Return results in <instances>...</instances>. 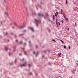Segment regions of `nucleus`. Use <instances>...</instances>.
<instances>
[{
	"label": "nucleus",
	"mask_w": 78,
	"mask_h": 78,
	"mask_svg": "<svg viewBox=\"0 0 78 78\" xmlns=\"http://www.w3.org/2000/svg\"><path fill=\"white\" fill-rule=\"evenodd\" d=\"M27 65V63L25 62L24 64H23L20 65V67H25Z\"/></svg>",
	"instance_id": "nucleus-1"
},
{
	"label": "nucleus",
	"mask_w": 78,
	"mask_h": 78,
	"mask_svg": "<svg viewBox=\"0 0 78 78\" xmlns=\"http://www.w3.org/2000/svg\"><path fill=\"white\" fill-rule=\"evenodd\" d=\"M25 27V26L24 25L21 27H18V28L19 29H23V28H24Z\"/></svg>",
	"instance_id": "nucleus-2"
},
{
	"label": "nucleus",
	"mask_w": 78,
	"mask_h": 78,
	"mask_svg": "<svg viewBox=\"0 0 78 78\" xmlns=\"http://www.w3.org/2000/svg\"><path fill=\"white\" fill-rule=\"evenodd\" d=\"M29 28L30 29L31 31H32V32H34V29H33V27H29Z\"/></svg>",
	"instance_id": "nucleus-3"
},
{
	"label": "nucleus",
	"mask_w": 78,
	"mask_h": 78,
	"mask_svg": "<svg viewBox=\"0 0 78 78\" xmlns=\"http://www.w3.org/2000/svg\"><path fill=\"white\" fill-rule=\"evenodd\" d=\"M38 16H41V17H42L43 16V14H41V13H39L38 14Z\"/></svg>",
	"instance_id": "nucleus-4"
},
{
	"label": "nucleus",
	"mask_w": 78,
	"mask_h": 78,
	"mask_svg": "<svg viewBox=\"0 0 78 78\" xmlns=\"http://www.w3.org/2000/svg\"><path fill=\"white\" fill-rule=\"evenodd\" d=\"M38 55V52H36L35 54V55L36 56V57H37V55Z\"/></svg>",
	"instance_id": "nucleus-5"
},
{
	"label": "nucleus",
	"mask_w": 78,
	"mask_h": 78,
	"mask_svg": "<svg viewBox=\"0 0 78 78\" xmlns=\"http://www.w3.org/2000/svg\"><path fill=\"white\" fill-rule=\"evenodd\" d=\"M56 23L57 25V27H58V20H57V19H56Z\"/></svg>",
	"instance_id": "nucleus-6"
},
{
	"label": "nucleus",
	"mask_w": 78,
	"mask_h": 78,
	"mask_svg": "<svg viewBox=\"0 0 78 78\" xmlns=\"http://www.w3.org/2000/svg\"><path fill=\"white\" fill-rule=\"evenodd\" d=\"M4 14H6V15L7 17H8V14L6 12H4Z\"/></svg>",
	"instance_id": "nucleus-7"
},
{
	"label": "nucleus",
	"mask_w": 78,
	"mask_h": 78,
	"mask_svg": "<svg viewBox=\"0 0 78 78\" xmlns=\"http://www.w3.org/2000/svg\"><path fill=\"white\" fill-rule=\"evenodd\" d=\"M25 34H20L19 36H22V35H24Z\"/></svg>",
	"instance_id": "nucleus-8"
},
{
	"label": "nucleus",
	"mask_w": 78,
	"mask_h": 78,
	"mask_svg": "<svg viewBox=\"0 0 78 78\" xmlns=\"http://www.w3.org/2000/svg\"><path fill=\"white\" fill-rule=\"evenodd\" d=\"M35 21L36 22H38V23H39V21L37 20H35Z\"/></svg>",
	"instance_id": "nucleus-9"
},
{
	"label": "nucleus",
	"mask_w": 78,
	"mask_h": 78,
	"mask_svg": "<svg viewBox=\"0 0 78 78\" xmlns=\"http://www.w3.org/2000/svg\"><path fill=\"white\" fill-rule=\"evenodd\" d=\"M60 41L63 44H64V41L61 40H60Z\"/></svg>",
	"instance_id": "nucleus-10"
},
{
	"label": "nucleus",
	"mask_w": 78,
	"mask_h": 78,
	"mask_svg": "<svg viewBox=\"0 0 78 78\" xmlns=\"http://www.w3.org/2000/svg\"><path fill=\"white\" fill-rule=\"evenodd\" d=\"M72 73L73 74H75V73L74 72V70H73L71 71Z\"/></svg>",
	"instance_id": "nucleus-11"
},
{
	"label": "nucleus",
	"mask_w": 78,
	"mask_h": 78,
	"mask_svg": "<svg viewBox=\"0 0 78 78\" xmlns=\"http://www.w3.org/2000/svg\"><path fill=\"white\" fill-rule=\"evenodd\" d=\"M61 53L60 52L59 54H58V56L59 57H61Z\"/></svg>",
	"instance_id": "nucleus-12"
},
{
	"label": "nucleus",
	"mask_w": 78,
	"mask_h": 78,
	"mask_svg": "<svg viewBox=\"0 0 78 78\" xmlns=\"http://www.w3.org/2000/svg\"><path fill=\"white\" fill-rule=\"evenodd\" d=\"M61 11L62 14H63V13H62V9H61Z\"/></svg>",
	"instance_id": "nucleus-13"
},
{
	"label": "nucleus",
	"mask_w": 78,
	"mask_h": 78,
	"mask_svg": "<svg viewBox=\"0 0 78 78\" xmlns=\"http://www.w3.org/2000/svg\"><path fill=\"white\" fill-rule=\"evenodd\" d=\"M24 53L25 55H27V53H26V52H25V51H24Z\"/></svg>",
	"instance_id": "nucleus-14"
},
{
	"label": "nucleus",
	"mask_w": 78,
	"mask_h": 78,
	"mask_svg": "<svg viewBox=\"0 0 78 78\" xmlns=\"http://www.w3.org/2000/svg\"><path fill=\"white\" fill-rule=\"evenodd\" d=\"M53 20H55V16L54 15H53Z\"/></svg>",
	"instance_id": "nucleus-15"
},
{
	"label": "nucleus",
	"mask_w": 78,
	"mask_h": 78,
	"mask_svg": "<svg viewBox=\"0 0 78 78\" xmlns=\"http://www.w3.org/2000/svg\"><path fill=\"white\" fill-rule=\"evenodd\" d=\"M73 9H74V11H76V8L74 7L73 8Z\"/></svg>",
	"instance_id": "nucleus-16"
},
{
	"label": "nucleus",
	"mask_w": 78,
	"mask_h": 78,
	"mask_svg": "<svg viewBox=\"0 0 78 78\" xmlns=\"http://www.w3.org/2000/svg\"><path fill=\"white\" fill-rule=\"evenodd\" d=\"M5 50H8V48L6 47H5Z\"/></svg>",
	"instance_id": "nucleus-17"
},
{
	"label": "nucleus",
	"mask_w": 78,
	"mask_h": 78,
	"mask_svg": "<svg viewBox=\"0 0 78 78\" xmlns=\"http://www.w3.org/2000/svg\"><path fill=\"white\" fill-rule=\"evenodd\" d=\"M5 35L6 36L7 35H8V32H6L5 33Z\"/></svg>",
	"instance_id": "nucleus-18"
},
{
	"label": "nucleus",
	"mask_w": 78,
	"mask_h": 78,
	"mask_svg": "<svg viewBox=\"0 0 78 78\" xmlns=\"http://www.w3.org/2000/svg\"><path fill=\"white\" fill-rule=\"evenodd\" d=\"M65 19L66 20V21H67V20H68V18H66Z\"/></svg>",
	"instance_id": "nucleus-19"
},
{
	"label": "nucleus",
	"mask_w": 78,
	"mask_h": 78,
	"mask_svg": "<svg viewBox=\"0 0 78 78\" xmlns=\"http://www.w3.org/2000/svg\"><path fill=\"white\" fill-rule=\"evenodd\" d=\"M52 41H53V42H56V41H55V40H54V39H53V40H52Z\"/></svg>",
	"instance_id": "nucleus-20"
},
{
	"label": "nucleus",
	"mask_w": 78,
	"mask_h": 78,
	"mask_svg": "<svg viewBox=\"0 0 78 78\" xmlns=\"http://www.w3.org/2000/svg\"><path fill=\"white\" fill-rule=\"evenodd\" d=\"M28 66H29V68H30V64H28Z\"/></svg>",
	"instance_id": "nucleus-21"
},
{
	"label": "nucleus",
	"mask_w": 78,
	"mask_h": 78,
	"mask_svg": "<svg viewBox=\"0 0 78 78\" xmlns=\"http://www.w3.org/2000/svg\"><path fill=\"white\" fill-rule=\"evenodd\" d=\"M64 19H66V15H65L64 16Z\"/></svg>",
	"instance_id": "nucleus-22"
},
{
	"label": "nucleus",
	"mask_w": 78,
	"mask_h": 78,
	"mask_svg": "<svg viewBox=\"0 0 78 78\" xmlns=\"http://www.w3.org/2000/svg\"><path fill=\"white\" fill-rule=\"evenodd\" d=\"M66 4H67V3H68V1H67V0H66Z\"/></svg>",
	"instance_id": "nucleus-23"
},
{
	"label": "nucleus",
	"mask_w": 78,
	"mask_h": 78,
	"mask_svg": "<svg viewBox=\"0 0 78 78\" xmlns=\"http://www.w3.org/2000/svg\"><path fill=\"white\" fill-rule=\"evenodd\" d=\"M57 15V14H56V13H55V16H56V17H58V15Z\"/></svg>",
	"instance_id": "nucleus-24"
},
{
	"label": "nucleus",
	"mask_w": 78,
	"mask_h": 78,
	"mask_svg": "<svg viewBox=\"0 0 78 78\" xmlns=\"http://www.w3.org/2000/svg\"><path fill=\"white\" fill-rule=\"evenodd\" d=\"M35 53H35V51H33V55H34V54H35Z\"/></svg>",
	"instance_id": "nucleus-25"
},
{
	"label": "nucleus",
	"mask_w": 78,
	"mask_h": 78,
	"mask_svg": "<svg viewBox=\"0 0 78 78\" xmlns=\"http://www.w3.org/2000/svg\"><path fill=\"white\" fill-rule=\"evenodd\" d=\"M26 31H27V30H24L23 31V32H26Z\"/></svg>",
	"instance_id": "nucleus-26"
},
{
	"label": "nucleus",
	"mask_w": 78,
	"mask_h": 78,
	"mask_svg": "<svg viewBox=\"0 0 78 78\" xmlns=\"http://www.w3.org/2000/svg\"><path fill=\"white\" fill-rule=\"evenodd\" d=\"M68 48L69 49H70L71 48H70V46L69 45Z\"/></svg>",
	"instance_id": "nucleus-27"
},
{
	"label": "nucleus",
	"mask_w": 78,
	"mask_h": 78,
	"mask_svg": "<svg viewBox=\"0 0 78 78\" xmlns=\"http://www.w3.org/2000/svg\"><path fill=\"white\" fill-rule=\"evenodd\" d=\"M40 4H41V5H42V4H43V3L41 2H40Z\"/></svg>",
	"instance_id": "nucleus-28"
},
{
	"label": "nucleus",
	"mask_w": 78,
	"mask_h": 78,
	"mask_svg": "<svg viewBox=\"0 0 78 78\" xmlns=\"http://www.w3.org/2000/svg\"><path fill=\"white\" fill-rule=\"evenodd\" d=\"M14 25H15V26H17V24H16V23H14Z\"/></svg>",
	"instance_id": "nucleus-29"
},
{
	"label": "nucleus",
	"mask_w": 78,
	"mask_h": 78,
	"mask_svg": "<svg viewBox=\"0 0 78 78\" xmlns=\"http://www.w3.org/2000/svg\"><path fill=\"white\" fill-rule=\"evenodd\" d=\"M46 16H48V13H46Z\"/></svg>",
	"instance_id": "nucleus-30"
},
{
	"label": "nucleus",
	"mask_w": 78,
	"mask_h": 78,
	"mask_svg": "<svg viewBox=\"0 0 78 78\" xmlns=\"http://www.w3.org/2000/svg\"><path fill=\"white\" fill-rule=\"evenodd\" d=\"M63 47H64V48H66V46H64Z\"/></svg>",
	"instance_id": "nucleus-31"
},
{
	"label": "nucleus",
	"mask_w": 78,
	"mask_h": 78,
	"mask_svg": "<svg viewBox=\"0 0 78 78\" xmlns=\"http://www.w3.org/2000/svg\"><path fill=\"white\" fill-rule=\"evenodd\" d=\"M32 74V73L30 72L29 74V75H31Z\"/></svg>",
	"instance_id": "nucleus-32"
},
{
	"label": "nucleus",
	"mask_w": 78,
	"mask_h": 78,
	"mask_svg": "<svg viewBox=\"0 0 78 78\" xmlns=\"http://www.w3.org/2000/svg\"><path fill=\"white\" fill-rule=\"evenodd\" d=\"M17 62V60L15 59V61H14V62Z\"/></svg>",
	"instance_id": "nucleus-33"
},
{
	"label": "nucleus",
	"mask_w": 78,
	"mask_h": 78,
	"mask_svg": "<svg viewBox=\"0 0 78 78\" xmlns=\"http://www.w3.org/2000/svg\"><path fill=\"white\" fill-rule=\"evenodd\" d=\"M20 44H22V41H20Z\"/></svg>",
	"instance_id": "nucleus-34"
},
{
	"label": "nucleus",
	"mask_w": 78,
	"mask_h": 78,
	"mask_svg": "<svg viewBox=\"0 0 78 78\" xmlns=\"http://www.w3.org/2000/svg\"><path fill=\"white\" fill-rule=\"evenodd\" d=\"M26 11H28V8H27V7H26Z\"/></svg>",
	"instance_id": "nucleus-35"
},
{
	"label": "nucleus",
	"mask_w": 78,
	"mask_h": 78,
	"mask_svg": "<svg viewBox=\"0 0 78 78\" xmlns=\"http://www.w3.org/2000/svg\"><path fill=\"white\" fill-rule=\"evenodd\" d=\"M56 14H57V15H58V12H56Z\"/></svg>",
	"instance_id": "nucleus-36"
},
{
	"label": "nucleus",
	"mask_w": 78,
	"mask_h": 78,
	"mask_svg": "<svg viewBox=\"0 0 78 78\" xmlns=\"http://www.w3.org/2000/svg\"><path fill=\"white\" fill-rule=\"evenodd\" d=\"M29 47H31V44H30L29 45Z\"/></svg>",
	"instance_id": "nucleus-37"
},
{
	"label": "nucleus",
	"mask_w": 78,
	"mask_h": 78,
	"mask_svg": "<svg viewBox=\"0 0 78 78\" xmlns=\"http://www.w3.org/2000/svg\"><path fill=\"white\" fill-rule=\"evenodd\" d=\"M61 22H62V23H64V21H63V20H62L61 21Z\"/></svg>",
	"instance_id": "nucleus-38"
},
{
	"label": "nucleus",
	"mask_w": 78,
	"mask_h": 78,
	"mask_svg": "<svg viewBox=\"0 0 78 78\" xmlns=\"http://www.w3.org/2000/svg\"><path fill=\"white\" fill-rule=\"evenodd\" d=\"M24 45H26V43H24Z\"/></svg>",
	"instance_id": "nucleus-39"
},
{
	"label": "nucleus",
	"mask_w": 78,
	"mask_h": 78,
	"mask_svg": "<svg viewBox=\"0 0 78 78\" xmlns=\"http://www.w3.org/2000/svg\"><path fill=\"white\" fill-rule=\"evenodd\" d=\"M15 41H16V42H18V40H16Z\"/></svg>",
	"instance_id": "nucleus-40"
},
{
	"label": "nucleus",
	"mask_w": 78,
	"mask_h": 78,
	"mask_svg": "<svg viewBox=\"0 0 78 78\" xmlns=\"http://www.w3.org/2000/svg\"><path fill=\"white\" fill-rule=\"evenodd\" d=\"M16 48H14V51H15V50H16Z\"/></svg>",
	"instance_id": "nucleus-41"
},
{
	"label": "nucleus",
	"mask_w": 78,
	"mask_h": 78,
	"mask_svg": "<svg viewBox=\"0 0 78 78\" xmlns=\"http://www.w3.org/2000/svg\"><path fill=\"white\" fill-rule=\"evenodd\" d=\"M48 21H49V22H50V19H48Z\"/></svg>",
	"instance_id": "nucleus-42"
},
{
	"label": "nucleus",
	"mask_w": 78,
	"mask_h": 78,
	"mask_svg": "<svg viewBox=\"0 0 78 78\" xmlns=\"http://www.w3.org/2000/svg\"><path fill=\"white\" fill-rule=\"evenodd\" d=\"M14 37H17V36H16V35H14Z\"/></svg>",
	"instance_id": "nucleus-43"
},
{
	"label": "nucleus",
	"mask_w": 78,
	"mask_h": 78,
	"mask_svg": "<svg viewBox=\"0 0 78 78\" xmlns=\"http://www.w3.org/2000/svg\"><path fill=\"white\" fill-rule=\"evenodd\" d=\"M75 25H76V27H77V25H76V23H75Z\"/></svg>",
	"instance_id": "nucleus-44"
},
{
	"label": "nucleus",
	"mask_w": 78,
	"mask_h": 78,
	"mask_svg": "<svg viewBox=\"0 0 78 78\" xmlns=\"http://www.w3.org/2000/svg\"><path fill=\"white\" fill-rule=\"evenodd\" d=\"M23 1V2L24 3H25V2H24V0H22Z\"/></svg>",
	"instance_id": "nucleus-45"
},
{
	"label": "nucleus",
	"mask_w": 78,
	"mask_h": 78,
	"mask_svg": "<svg viewBox=\"0 0 78 78\" xmlns=\"http://www.w3.org/2000/svg\"><path fill=\"white\" fill-rule=\"evenodd\" d=\"M6 2V0H4V2L5 3Z\"/></svg>",
	"instance_id": "nucleus-46"
},
{
	"label": "nucleus",
	"mask_w": 78,
	"mask_h": 78,
	"mask_svg": "<svg viewBox=\"0 0 78 78\" xmlns=\"http://www.w3.org/2000/svg\"><path fill=\"white\" fill-rule=\"evenodd\" d=\"M9 55L10 56V54L9 53V52L8 53Z\"/></svg>",
	"instance_id": "nucleus-47"
},
{
	"label": "nucleus",
	"mask_w": 78,
	"mask_h": 78,
	"mask_svg": "<svg viewBox=\"0 0 78 78\" xmlns=\"http://www.w3.org/2000/svg\"><path fill=\"white\" fill-rule=\"evenodd\" d=\"M36 25H37V26H38V24L36 23Z\"/></svg>",
	"instance_id": "nucleus-48"
},
{
	"label": "nucleus",
	"mask_w": 78,
	"mask_h": 78,
	"mask_svg": "<svg viewBox=\"0 0 78 78\" xmlns=\"http://www.w3.org/2000/svg\"><path fill=\"white\" fill-rule=\"evenodd\" d=\"M58 24L59 25H60V23H59V22H58Z\"/></svg>",
	"instance_id": "nucleus-49"
},
{
	"label": "nucleus",
	"mask_w": 78,
	"mask_h": 78,
	"mask_svg": "<svg viewBox=\"0 0 78 78\" xmlns=\"http://www.w3.org/2000/svg\"><path fill=\"white\" fill-rule=\"evenodd\" d=\"M44 53H46V51H44Z\"/></svg>",
	"instance_id": "nucleus-50"
},
{
	"label": "nucleus",
	"mask_w": 78,
	"mask_h": 78,
	"mask_svg": "<svg viewBox=\"0 0 78 78\" xmlns=\"http://www.w3.org/2000/svg\"><path fill=\"white\" fill-rule=\"evenodd\" d=\"M10 65H12V63H10Z\"/></svg>",
	"instance_id": "nucleus-51"
},
{
	"label": "nucleus",
	"mask_w": 78,
	"mask_h": 78,
	"mask_svg": "<svg viewBox=\"0 0 78 78\" xmlns=\"http://www.w3.org/2000/svg\"><path fill=\"white\" fill-rule=\"evenodd\" d=\"M67 30H68V31H69V28H67Z\"/></svg>",
	"instance_id": "nucleus-52"
},
{
	"label": "nucleus",
	"mask_w": 78,
	"mask_h": 78,
	"mask_svg": "<svg viewBox=\"0 0 78 78\" xmlns=\"http://www.w3.org/2000/svg\"><path fill=\"white\" fill-rule=\"evenodd\" d=\"M36 48H37V46H36Z\"/></svg>",
	"instance_id": "nucleus-53"
},
{
	"label": "nucleus",
	"mask_w": 78,
	"mask_h": 78,
	"mask_svg": "<svg viewBox=\"0 0 78 78\" xmlns=\"http://www.w3.org/2000/svg\"><path fill=\"white\" fill-rule=\"evenodd\" d=\"M1 25L2 24V22H1Z\"/></svg>",
	"instance_id": "nucleus-54"
},
{
	"label": "nucleus",
	"mask_w": 78,
	"mask_h": 78,
	"mask_svg": "<svg viewBox=\"0 0 78 78\" xmlns=\"http://www.w3.org/2000/svg\"><path fill=\"white\" fill-rule=\"evenodd\" d=\"M29 43H30L31 42V41H29Z\"/></svg>",
	"instance_id": "nucleus-55"
},
{
	"label": "nucleus",
	"mask_w": 78,
	"mask_h": 78,
	"mask_svg": "<svg viewBox=\"0 0 78 78\" xmlns=\"http://www.w3.org/2000/svg\"><path fill=\"white\" fill-rule=\"evenodd\" d=\"M22 61H24V59L23 58V59H22Z\"/></svg>",
	"instance_id": "nucleus-56"
},
{
	"label": "nucleus",
	"mask_w": 78,
	"mask_h": 78,
	"mask_svg": "<svg viewBox=\"0 0 78 78\" xmlns=\"http://www.w3.org/2000/svg\"><path fill=\"white\" fill-rule=\"evenodd\" d=\"M25 41H27V39H25Z\"/></svg>",
	"instance_id": "nucleus-57"
},
{
	"label": "nucleus",
	"mask_w": 78,
	"mask_h": 78,
	"mask_svg": "<svg viewBox=\"0 0 78 78\" xmlns=\"http://www.w3.org/2000/svg\"><path fill=\"white\" fill-rule=\"evenodd\" d=\"M32 37H34V36H32Z\"/></svg>",
	"instance_id": "nucleus-58"
},
{
	"label": "nucleus",
	"mask_w": 78,
	"mask_h": 78,
	"mask_svg": "<svg viewBox=\"0 0 78 78\" xmlns=\"http://www.w3.org/2000/svg\"><path fill=\"white\" fill-rule=\"evenodd\" d=\"M48 51H49V52H50V51L49 50H48Z\"/></svg>",
	"instance_id": "nucleus-59"
},
{
	"label": "nucleus",
	"mask_w": 78,
	"mask_h": 78,
	"mask_svg": "<svg viewBox=\"0 0 78 78\" xmlns=\"http://www.w3.org/2000/svg\"><path fill=\"white\" fill-rule=\"evenodd\" d=\"M12 28H14V27H12Z\"/></svg>",
	"instance_id": "nucleus-60"
},
{
	"label": "nucleus",
	"mask_w": 78,
	"mask_h": 78,
	"mask_svg": "<svg viewBox=\"0 0 78 78\" xmlns=\"http://www.w3.org/2000/svg\"><path fill=\"white\" fill-rule=\"evenodd\" d=\"M11 34H12H12H13V33H11Z\"/></svg>",
	"instance_id": "nucleus-61"
},
{
	"label": "nucleus",
	"mask_w": 78,
	"mask_h": 78,
	"mask_svg": "<svg viewBox=\"0 0 78 78\" xmlns=\"http://www.w3.org/2000/svg\"><path fill=\"white\" fill-rule=\"evenodd\" d=\"M34 15H36V14L34 13Z\"/></svg>",
	"instance_id": "nucleus-62"
},
{
	"label": "nucleus",
	"mask_w": 78,
	"mask_h": 78,
	"mask_svg": "<svg viewBox=\"0 0 78 78\" xmlns=\"http://www.w3.org/2000/svg\"><path fill=\"white\" fill-rule=\"evenodd\" d=\"M19 55H20V56H21V54H19Z\"/></svg>",
	"instance_id": "nucleus-63"
},
{
	"label": "nucleus",
	"mask_w": 78,
	"mask_h": 78,
	"mask_svg": "<svg viewBox=\"0 0 78 78\" xmlns=\"http://www.w3.org/2000/svg\"><path fill=\"white\" fill-rule=\"evenodd\" d=\"M27 16H29V15L27 14Z\"/></svg>",
	"instance_id": "nucleus-64"
}]
</instances>
